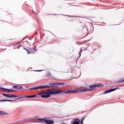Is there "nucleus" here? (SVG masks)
Wrapping results in <instances>:
<instances>
[{"mask_svg": "<svg viewBox=\"0 0 124 124\" xmlns=\"http://www.w3.org/2000/svg\"><path fill=\"white\" fill-rule=\"evenodd\" d=\"M97 87H102V84L98 83L94 85H90L89 86V88H90L91 89H87L86 88V87H80L75 89L67 90L66 91H64V93L65 94H67V93H78L89 92L90 91H93V89H94V88H96Z\"/></svg>", "mask_w": 124, "mask_h": 124, "instance_id": "nucleus-1", "label": "nucleus"}, {"mask_svg": "<svg viewBox=\"0 0 124 124\" xmlns=\"http://www.w3.org/2000/svg\"><path fill=\"white\" fill-rule=\"evenodd\" d=\"M62 93H63V91L51 89L47 90V91L41 92L39 94L41 95L42 98H48L51 96V94H60Z\"/></svg>", "mask_w": 124, "mask_h": 124, "instance_id": "nucleus-2", "label": "nucleus"}, {"mask_svg": "<svg viewBox=\"0 0 124 124\" xmlns=\"http://www.w3.org/2000/svg\"><path fill=\"white\" fill-rule=\"evenodd\" d=\"M49 88H51V86L49 85H44V86H39L36 87H33V88H30L29 90H40L41 89H48Z\"/></svg>", "mask_w": 124, "mask_h": 124, "instance_id": "nucleus-3", "label": "nucleus"}, {"mask_svg": "<svg viewBox=\"0 0 124 124\" xmlns=\"http://www.w3.org/2000/svg\"><path fill=\"white\" fill-rule=\"evenodd\" d=\"M41 121H43V122H45L46 124H54V121L52 120H50V118L49 117H46L44 119H41Z\"/></svg>", "mask_w": 124, "mask_h": 124, "instance_id": "nucleus-4", "label": "nucleus"}, {"mask_svg": "<svg viewBox=\"0 0 124 124\" xmlns=\"http://www.w3.org/2000/svg\"><path fill=\"white\" fill-rule=\"evenodd\" d=\"M119 87H117L115 89H111L108 90L104 92V94H106V93H112V92H114V91H116V90H118Z\"/></svg>", "mask_w": 124, "mask_h": 124, "instance_id": "nucleus-5", "label": "nucleus"}, {"mask_svg": "<svg viewBox=\"0 0 124 124\" xmlns=\"http://www.w3.org/2000/svg\"><path fill=\"white\" fill-rule=\"evenodd\" d=\"M4 96H6V97H18V96L16 95L10 94H3Z\"/></svg>", "mask_w": 124, "mask_h": 124, "instance_id": "nucleus-6", "label": "nucleus"}, {"mask_svg": "<svg viewBox=\"0 0 124 124\" xmlns=\"http://www.w3.org/2000/svg\"><path fill=\"white\" fill-rule=\"evenodd\" d=\"M13 88L17 90H23V87L20 85H14L13 86Z\"/></svg>", "mask_w": 124, "mask_h": 124, "instance_id": "nucleus-7", "label": "nucleus"}, {"mask_svg": "<svg viewBox=\"0 0 124 124\" xmlns=\"http://www.w3.org/2000/svg\"><path fill=\"white\" fill-rule=\"evenodd\" d=\"M0 102H6V101H9V102H14V101H16V100H4V99H2L0 100Z\"/></svg>", "mask_w": 124, "mask_h": 124, "instance_id": "nucleus-8", "label": "nucleus"}, {"mask_svg": "<svg viewBox=\"0 0 124 124\" xmlns=\"http://www.w3.org/2000/svg\"><path fill=\"white\" fill-rule=\"evenodd\" d=\"M36 95H25V97L26 98H32L33 97H36Z\"/></svg>", "mask_w": 124, "mask_h": 124, "instance_id": "nucleus-9", "label": "nucleus"}, {"mask_svg": "<svg viewBox=\"0 0 124 124\" xmlns=\"http://www.w3.org/2000/svg\"><path fill=\"white\" fill-rule=\"evenodd\" d=\"M71 124H80V122L78 121V119H75L74 121Z\"/></svg>", "mask_w": 124, "mask_h": 124, "instance_id": "nucleus-10", "label": "nucleus"}, {"mask_svg": "<svg viewBox=\"0 0 124 124\" xmlns=\"http://www.w3.org/2000/svg\"><path fill=\"white\" fill-rule=\"evenodd\" d=\"M4 91H5V92H6L7 93H10V92H16V91L13 90H11V89H4Z\"/></svg>", "mask_w": 124, "mask_h": 124, "instance_id": "nucleus-11", "label": "nucleus"}, {"mask_svg": "<svg viewBox=\"0 0 124 124\" xmlns=\"http://www.w3.org/2000/svg\"><path fill=\"white\" fill-rule=\"evenodd\" d=\"M122 82H124V78H122V79H120L119 80H118L117 81V83H122Z\"/></svg>", "mask_w": 124, "mask_h": 124, "instance_id": "nucleus-12", "label": "nucleus"}, {"mask_svg": "<svg viewBox=\"0 0 124 124\" xmlns=\"http://www.w3.org/2000/svg\"><path fill=\"white\" fill-rule=\"evenodd\" d=\"M32 53H34V51H30V50L28 49V50L27 51V54H32Z\"/></svg>", "mask_w": 124, "mask_h": 124, "instance_id": "nucleus-13", "label": "nucleus"}, {"mask_svg": "<svg viewBox=\"0 0 124 124\" xmlns=\"http://www.w3.org/2000/svg\"><path fill=\"white\" fill-rule=\"evenodd\" d=\"M47 76H48V77H51L52 75L51 74V73L50 72H48L47 73Z\"/></svg>", "mask_w": 124, "mask_h": 124, "instance_id": "nucleus-14", "label": "nucleus"}, {"mask_svg": "<svg viewBox=\"0 0 124 124\" xmlns=\"http://www.w3.org/2000/svg\"><path fill=\"white\" fill-rule=\"evenodd\" d=\"M0 115H4V112L2 111H0Z\"/></svg>", "mask_w": 124, "mask_h": 124, "instance_id": "nucleus-15", "label": "nucleus"}, {"mask_svg": "<svg viewBox=\"0 0 124 124\" xmlns=\"http://www.w3.org/2000/svg\"><path fill=\"white\" fill-rule=\"evenodd\" d=\"M49 85H51V86H55V85H58V84H56V83H50Z\"/></svg>", "mask_w": 124, "mask_h": 124, "instance_id": "nucleus-16", "label": "nucleus"}, {"mask_svg": "<svg viewBox=\"0 0 124 124\" xmlns=\"http://www.w3.org/2000/svg\"><path fill=\"white\" fill-rule=\"evenodd\" d=\"M54 80H56V81H59V80H61V79L55 78Z\"/></svg>", "mask_w": 124, "mask_h": 124, "instance_id": "nucleus-17", "label": "nucleus"}, {"mask_svg": "<svg viewBox=\"0 0 124 124\" xmlns=\"http://www.w3.org/2000/svg\"><path fill=\"white\" fill-rule=\"evenodd\" d=\"M82 52H83V49H82V48H80L79 53H82Z\"/></svg>", "mask_w": 124, "mask_h": 124, "instance_id": "nucleus-18", "label": "nucleus"}, {"mask_svg": "<svg viewBox=\"0 0 124 124\" xmlns=\"http://www.w3.org/2000/svg\"><path fill=\"white\" fill-rule=\"evenodd\" d=\"M59 85H64V83H59Z\"/></svg>", "mask_w": 124, "mask_h": 124, "instance_id": "nucleus-19", "label": "nucleus"}, {"mask_svg": "<svg viewBox=\"0 0 124 124\" xmlns=\"http://www.w3.org/2000/svg\"><path fill=\"white\" fill-rule=\"evenodd\" d=\"M24 49L26 50L27 51V52H28V51H29V49L25 48H24Z\"/></svg>", "mask_w": 124, "mask_h": 124, "instance_id": "nucleus-20", "label": "nucleus"}, {"mask_svg": "<svg viewBox=\"0 0 124 124\" xmlns=\"http://www.w3.org/2000/svg\"><path fill=\"white\" fill-rule=\"evenodd\" d=\"M24 49L26 50L27 51V52H28V51H29V49L25 48H24Z\"/></svg>", "mask_w": 124, "mask_h": 124, "instance_id": "nucleus-21", "label": "nucleus"}, {"mask_svg": "<svg viewBox=\"0 0 124 124\" xmlns=\"http://www.w3.org/2000/svg\"><path fill=\"white\" fill-rule=\"evenodd\" d=\"M24 49L26 50L27 51V52H28V51H29V49L25 48H24Z\"/></svg>", "mask_w": 124, "mask_h": 124, "instance_id": "nucleus-22", "label": "nucleus"}, {"mask_svg": "<svg viewBox=\"0 0 124 124\" xmlns=\"http://www.w3.org/2000/svg\"><path fill=\"white\" fill-rule=\"evenodd\" d=\"M25 97H19V98H24Z\"/></svg>", "mask_w": 124, "mask_h": 124, "instance_id": "nucleus-23", "label": "nucleus"}, {"mask_svg": "<svg viewBox=\"0 0 124 124\" xmlns=\"http://www.w3.org/2000/svg\"><path fill=\"white\" fill-rule=\"evenodd\" d=\"M81 55L82 54L81 53V52H79V56H81Z\"/></svg>", "mask_w": 124, "mask_h": 124, "instance_id": "nucleus-24", "label": "nucleus"}, {"mask_svg": "<svg viewBox=\"0 0 124 124\" xmlns=\"http://www.w3.org/2000/svg\"><path fill=\"white\" fill-rule=\"evenodd\" d=\"M20 48V46H18V47H17V49H19Z\"/></svg>", "mask_w": 124, "mask_h": 124, "instance_id": "nucleus-25", "label": "nucleus"}]
</instances>
